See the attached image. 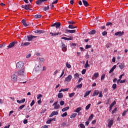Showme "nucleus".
<instances>
[{
    "mask_svg": "<svg viewBox=\"0 0 128 128\" xmlns=\"http://www.w3.org/2000/svg\"><path fill=\"white\" fill-rule=\"evenodd\" d=\"M16 74V72H14L11 76V80L14 82H18V76Z\"/></svg>",
    "mask_w": 128,
    "mask_h": 128,
    "instance_id": "nucleus-1",
    "label": "nucleus"
},
{
    "mask_svg": "<svg viewBox=\"0 0 128 128\" xmlns=\"http://www.w3.org/2000/svg\"><path fill=\"white\" fill-rule=\"evenodd\" d=\"M18 44V42L14 41L9 44V45L8 46L7 50H10V48H14L16 44Z\"/></svg>",
    "mask_w": 128,
    "mask_h": 128,
    "instance_id": "nucleus-2",
    "label": "nucleus"
},
{
    "mask_svg": "<svg viewBox=\"0 0 128 128\" xmlns=\"http://www.w3.org/2000/svg\"><path fill=\"white\" fill-rule=\"evenodd\" d=\"M17 68H22L24 66V62H19L16 64Z\"/></svg>",
    "mask_w": 128,
    "mask_h": 128,
    "instance_id": "nucleus-3",
    "label": "nucleus"
},
{
    "mask_svg": "<svg viewBox=\"0 0 128 128\" xmlns=\"http://www.w3.org/2000/svg\"><path fill=\"white\" fill-rule=\"evenodd\" d=\"M28 42H30L34 40V38H36L38 36H34L33 35H29L27 36Z\"/></svg>",
    "mask_w": 128,
    "mask_h": 128,
    "instance_id": "nucleus-4",
    "label": "nucleus"
},
{
    "mask_svg": "<svg viewBox=\"0 0 128 128\" xmlns=\"http://www.w3.org/2000/svg\"><path fill=\"white\" fill-rule=\"evenodd\" d=\"M60 48L62 52H66V50H68L67 46H66V44H64V42H62V46Z\"/></svg>",
    "mask_w": 128,
    "mask_h": 128,
    "instance_id": "nucleus-5",
    "label": "nucleus"
},
{
    "mask_svg": "<svg viewBox=\"0 0 128 128\" xmlns=\"http://www.w3.org/2000/svg\"><path fill=\"white\" fill-rule=\"evenodd\" d=\"M58 104V102L57 101L53 104V106H54V110H58V108H60V104Z\"/></svg>",
    "mask_w": 128,
    "mask_h": 128,
    "instance_id": "nucleus-6",
    "label": "nucleus"
},
{
    "mask_svg": "<svg viewBox=\"0 0 128 128\" xmlns=\"http://www.w3.org/2000/svg\"><path fill=\"white\" fill-rule=\"evenodd\" d=\"M72 79V74H69L64 80V82H70V80Z\"/></svg>",
    "mask_w": 128,
    "mask_h": 128,
    "instance_id": "nucleus-7",
    "label": "nucleus"
},
{
    "mask_svg": "<svg viewBox=\"0 0 128 128\" xmlns=\"http://www.w3.org/2000/svg\"><path fill=\"white\" fill-rule=\"evenodd\" d=\"M58 112L57 111H53L51 114L50 115V118H52L54 116H58Z\"/></svg>",
    "mask_w": 128,
    "mask_h": 128,
    "instance_id": "nucleus-8",
    "label": "nucleus"
},
{
    "mask_svg": "<svg viewBox=\"0 0 128 128\" xmlns=\"http://www.w3.org/2000/svg\"><path fill=\"white\" fill-rule=\"evenodd\" d=\"M65 32L66 34H74V32H76V30H69L68 29H66L65 30Z\"/></svg>",
    "mask_w": 128,
    "mask_h": 128,
    "instance_id": "nucleus-9",
    "label": "nucleus"
},
{
    "mask_svg": "<svg viewBox=\"0 0 128 128\" xmlns=\"http://www.w3.org/2000/svg\"><path fill=\"white\" fill-rule=\"evenodd\" d=\"M61 40H74V38L70 36V38H68L66 37H62Z\"/></svg>",
    "mask_w": 128,
    "mask_h": 128,
    "instance_id": "nucleus-10",
    "label": "nucleus"
},
{
    "mask_svg": "<svg viewBox=\"0 0 128 128\" xmlns=\"http://www.w3.org/2000/svg\"><path fill=\"white\" fill-rule=\"evenodd\" d=\"M18 74H20V76H24V68H22V70L18 72Z\"/></svg>",
    "mask_w": 128,
    "mask_h": 128,
    "instance_id": "nucleus-11",
    "label": "nucleus"
},
{
    "mask_svg": "<svg viewBox=\"0 0 128 128\" xmlns=\"http://www.w3.org/2000/svg\"><path fill=\"white\" fill-rule=\"evenodd\" d=\"M22 8H24V10H30V5H22Z\"/></svg>",
    "mask_w": 128,
    "mask_h": 128,
    "instance_id": "nucleus-12",
    "label": "nucleus"
},
{
    "mask_svg": "<svg viewBox=\"0 0 128 128\" xmlns=\"http://www.w3.org/2000/svg\"><path fill=\"white\" fill-rule=\"evenodd\" d=\"M48 0H38L36 2V4H42V2H47Z\"/></svg>",
    "mask_w": 128,
    "mask_h": 128,
    "instance_id": "nucleus-13",
    "label": "nucleus"
},
{
    "mask_svg": "<svg viewBox=\"0 0 128 128\" xmlns=\"http://www.w3.org/2000/svg\"><path fill=\"white\" fill-rule=\"evenodd\" d=\"M124 32H118L114 34V36H122Z\"/></svg>",
    "mask_w": 128,
    "mask_h": 128,
    "instance_id": "nucleus-14",
    "label": "nucleus"
},
{
    "mask_svg": "<svg viewBox=\"0 0 128 128\" xmlns=\"http://www.w3.org/2000/svg\"><path fill=\"white\" fill-rule=\"evenodd\" d=\"M113 124H114V120H110L109 122L108 123V128H112Z\"/></svg>",
    "mask_w": 128,
    "mask_h": 128,
    "instance_id": "nucleus-15",
    "label": "nucleus"
},
{
    "mask_svg": "<svg viewBox=\"0 0 128 128\" xmlns=\"http://www.w3.org/2000/svg\"><path fill=\"white\" fill-rule=\"evenodd\" d=\"M44 32H46V31L43 30H36L34 31L35 34H44Z\"/></svg>",
    "mask_w": 128,
    "mask_h": 128,
    "instance_id": "nucleus-16",
    "label": "nucleus"
},
{
    "mask_svg": "<svg viewBox=\"0 0 128 128\" xmlns=\"http://www.w3.org/2000/svg\"><path fill=\"white\" fill-rule=\"evenodd\" d=\"M30 42H26L25 43L22 42L20 46H30Z\"/></svg>",
    "mask_w": 128,
    "mask_h": 128,
    "instance_id": "nucleus-17",
    "label": "nucleus"
},
{
    "mask_svg": "<svg viewBox=\"0 0 128 128\" xmlns=\"http://www.w3.org/2000/svg\"><path fill=\"white\" fill-rule=\"evenodd\" d=\"M18 104H24V102H26V98H23L21 100H16Z\"/></svg>",
    "mask_w": 128,
    "mask_h": 128,
    "instance_id": "nucleus-18",
    "label": "nucleus"
},
{
    "mask_svg": "<svg viewBox=\"0 0 128 128\" xmlns=\"http://www.w3.org/2000/svg\"><path fill=\"white\" fill-rule=\"evenodd\" d=\"M98 94H100V92L98 90H96L94 93L92 95V96H98Z\"/></svg>",
    "mask_w": 128,
    "mask_h": 128,
    "instance_id": "nucleus-19",
    "label": "nucleus"
},
{
    "mask_svg": "<svg viewBox=\"0 0 128 128\" xmlns=\"http://www.w3.org/2000/svg\"><path fill=\"white\" fill-rule=\"evenodd\" d=\"M84 6H90V4H88V1L86 0H82Z\"/></svg>",
    "mask_w": 128,
    "mask_h": 128,
    "instance_id": "nucleus-20",
    "label": "nucleus"
},
{
    "mask_svg": "<svg viewBox=\"0 0 128 128\" xmlns=\"http://www.w3.org/2000/svg\"><path fill=\"white\" fill-rule=\"evenodd\" d=\"M116 65H114V66L111 68V70H110L109 74H112V72H114V70H116Z\"/></svg>",
    "mask_w": 128,
    "mask_h": 128,
    "instance_id": "nucleus-21",
    "label": "nucleus"
},
{
    "mask_svg": "<svg viewBox=\"0 0 128 128\" xmlns=\"http://www.w3.org/2000/svg\"><path fill=\"white\" fill-rule=\"evenodd\" d=\"M55 26L56 28H60V22H56Z\"/></svg>",
    "mask_w": 128,
    "mask_h": 128,
    "instance_id": "nucleus-22",
    "label": "nucleus"
},
{
    "mask_svg": "<svg viewBox=\"0 0 128 128\" xmlns=\"http://www.w3.org/2000/svg\"><path fill=\"white\" fill-rule=\"evenodd\" d=\"M22 22L23 24V26H28V24H26V20L24 19H23L22 20Z\"/></svg>",
    "mask_w": 128,
    "mask_h": 128,
    "instance_id": "nucleus-23",
    "label": "nucleus"
},
{
    "mask_svg": "<svg viewBox=\"0 0 128 128\" xmlns=\"http://www.w3.org/2000/svg\"><path fill=\"white\" fill-rule=\"evenodd\" d=\"M90 92H91L90 90L86 91L84 94V98H86V96H88V94H90Z\"/></svg>",
    "mask_w": 128,
    "mask_h": 128,
    "instance_id": "nucleus-24",
    "label": "nucleus"
},
{
    "mask_svg": "<svg viewBox=\"0 0 128 128\" xmlns=\"http://www.w3.org/2000/svg\"><path fill=\"white\" fill-rule=\"evenodd\" d=\"M119 68H120V70L124 69V63H122L119 65Z\"/></svg>",
    "mask_w": 128,
    "mask_h": 128,
    "instance_id": "nucleus-25",
    "label": "nucleus"
},
{
    "mask_svg": "<svg viewBox=\"0 0 128 128\" xmlns=\"http://www.w3.org/2000/svg\"><path fill=\"white\" fill-rule=\"evenodd\" d=\"M90 68V64H88V60H87L86 63L84 65V68Z\"/></svg>",
    "mask_w": 128,
    "mask_h": 128,
    "instance_id": "nucleus-26",
    "label": "nucleus"
},
{
    "mask_svg": "<svg viewBox=\"0 0 128 128\" xmlns=\"http://www.w3.org/2000/svg\"><path fill=\"white\" fill-rule=\"evenodd\" d=\"M76 116H78V114L76 113H74V114H72L70 116V118H76Z\"/></svg>",
    "mask_w": 128,
    "mask_h": 128,
    "instance_id": "nucleus-27",
    "label": "nucleus"
},
{
    "mask_svg": "<svg viewBox=\"0 0 128 128\" xmlns=\"http://www.w3.org/2000/svg\"><path fill=\"white\" fill-rule=\"evenodd\" d=\"M96 30H92L90 32H88V34H96Z\"/></svg>",
    "mask_w": 128,
    "mask_h": 128,
    "instance_id": "nucleus-28",
    "label": "nucleus"
},
{
    "mask_svg": "<svg viewBox=\"0 0 128 128\" xmlns=\"http://www.w3.org/2000/svg\"><path fill=\"white\" fill-rule=\"evenodd\" d=\"M42 16L41 14H36L34 16V18H40Z\"/></svg>",
    "mask_w": 128,
    "mask_h": 128,
    "instance_id": "nucleus-29",
    "label": "nucleus"
},
{
    "mask_svg": "<svg viewBox=\"0 0 128 128\" xmlns=\"http://www.w3.org/2000/svg\"><path fill=\"white\" fill-rule=\"evenodd\" d=\"M58 98H64V94L62 92H60L58 94Z\"/></svg>",
    "mask_w": 128,
    "mask_h": 128,
    "instance_id": "nucleus-30",
    "label": "nucleus"
},
{
    "mask_svg": "<svg viewBox=\"0 0 128 128\" xmlns=\"http://www.w3.org/2000/svg\"><path fill=\"white\" fill-rule=\"evenodd\" d=\"M69 88H66L64 89H60L59 90V92H68V90Z\"/></svg>",
    "mask_w": 128,
    "mask_h": 128,
    "instance_id": "nucleus-31",
    "label": "nucleus"
},
{
    "mask_svg": "<svg viewBox=\"0 0 128 128\" xmlns=\"http://www.w3.org/2000/svg\"><path fill=\"white\" fill-rule=\"evenodd\" d=\"M70 110V106H67L66 108H63L62 109V112H64L66 110Z\"/></svg>",
    "mask_w": 128,
    "mask_h": 128,
    "instance_id": "nucleus-32",
    "label": "nucleus"
},
{
    "mask_svg": "<svg viewBox=\"0 0 128 128\" xmlns=\"http://www.w3.org/2000/svg\"><path fill=\"white\" fill-rule=\"evenodd\" d=\"M66 65L68 68H72V66H70V64H68V62H66Z\"/></svg>",
    "mask_w": 128,
    "mask_h": 128,
    "instance_id": "nucleus-33",
    "label": "nucleus"
},
{
    "mask_svg": "<svg viewBox=\"0 0 128 128\" xmlns=\"http://www.w3.org/2000/svg\"><path fill=\"white\" fill-rule=\"evenodd\" d=\"M116 110H118V108H115L112 112V114H116Z\"/></svg>",
    "mask_w": 128,
    "mask_h": 128,
    "instance_id": "nucleus-34",
    "label": "nucleus"
},
{
    "mask_svg": "<svg viewBox=\"0 0 128 128\" xmlns=\"http://www.w3.org/2000/svg\"><path fill=\"white\" fill-rule=\"evenodd\" d=\"M80 110H82V108L79 107L76 110L75 112H80Z\"/></svg>",
    "mask_w": 128,
    "mask_h": 128,
    "instance_id": "nucleus-35",
    "label": "nucleus"
},
{
    "mask_svg": "<svg viewBox=\"0 0 128 128\" xmlns=\"http://www.w3.org/2000/svg\"><path fill=\"white\" fill-rule=\"evenodd\" d=\"M68 24L70 25H72L76 24V22H74V21H68Z\"/></svg>",
    "mask_w": 128,
    "mask_h": 128,
    "instance_id": "nucleus-36",
    "label": "nucleus"
},
{
    "mask_svg": "<svg viewBox=\"0 0 128 128\" xmlns=\"http://www.w3.org/2000/svg\"><path fill=\"white\" fill-rule=\"evenodd\" d=\"M92 118H94V114H92L90 116V117H89V118H88V120H92Z\"/></svg>",
    "mask_w": 128,
    "mask_h": 128,
    "instance_id": "nucleus-37",
    "label": "nucleus"
},
{
    "mask_svg": "<svg viewBox=\"0 0 128 128\" xmlns=\"http://www.w3.org/2000/svg\"><path fill=\"white\" fill-rule=\"evenodd\" d=\"M76 88H82V84L77 85Z\"/></svg>",
    "mask_w": 128,
    "mask_h": 128,
    "instance_id": "nucleus-38",
    "label": "nucleus"
},
{
    "mask_svg": "<svg viewBox=\"0 0 128 128\" xmlns=\"http://www.w3.org/2000/svg\"><path fill=\"white\" fill-rule=\"evenodd\" d=\"M68 28H76V26H74V25H69L68 26Z\"/></svg>",
    "mask_w": 128,
    "mask_h": 128,
    "instance_id": "nucleus-39",
    "label": "nucleus"
},
{
    "mask_svg": "<svg viewBox=\"0 0 128 128\" xmlns=\"http://www.w3.org/2000/svg\"><path fill=\"white\" fill-rule=\"evenodd\" d=\"M48 10H50V6H48L46 7H44L43 8V10H44V11Z\"/></svg>",
    "mask_w": 128,
    "mask_h": 128,
    "instance_id": "nucleus-40",
    "label": "nucleus"
},
{
    "mask_svg": "<svg viewBox=\"0 0 128 128\" xmlns=\"http://www.w3.org/2000/svg\"><path fill=\"white\" fill-rule=\"evenodd\" d=\"M94 76V78H98V76H100V74H98V72H95Z\"/></svg>",
    "mask_w": 128,
    "mask_h": 128,
    "instance_id": "nucleus-41",
    "label": "nucleus"
},
{
    "mask_svg": "<svg viewBox=\"0 0 128 128\" xmlns=\"http://www.w3.org/2000/svg\"><path fill=\"white\" fill-rule=\"evenodd\" d=\"M106 34H108V32L106 31H104L102 32V36H106Z\"/></svg>",
    "mask_w": 128,
    "mask_h": 128,
    "instance_id": "nucleus-42",
    "label": "nucleus"
},
{
    "mask_svg": "<svg viewBox=\"0 0 128 128\" xmlns=\"http://www.w3.org/2000/svg\"><path fill=\"white\" fill-rule=\"evenodd\" d=\"M75 94L74 92L69 94V97L70 98H72V96H74Z\"/></svg>",
    "mask_w": 128,
    "mask_h": 128,
    "instance_id": "nucleus-43",
    "label": "nucleus"
},
{
    "mask_svg": "<svg viewBox=\"0 0 128 128\" xmlns=\"http://www.w3.org/2000/svg\"><path fill=\"white\" fill-rule=\"evenodd\" d=\"M78 126H80L81 128H86V126L83 124H80L78 125Z\"/></svg>",
    "mask_w": 128,
    "mask_h": 128,
    "instance_id": "nucleus-44",
    "label": "nucleus"
},
{
    "mask_svg": "<svg viewBox=\"0 0 128 128\" xmlns=\"http://www.w3.org/2000/svg\"><path fill=\"white\" fill-rule=\"evenodd\" d=\"M104 78H106V74H102L101 76V80H104Z\"/></svg>",
    "mask_w": 128,
    "mask_h": 128,
    "instance_id": "nucleus-45",
    "label": "nucleus"
},
{
    "mask_svg": "<svg viewBox=\"0 0 128 128\" xmlns=\"http://www.w3.org/2000/svg\"><path fill=\"white\" fill-rule=\"evenodd\" d=\"M39 62H44V58H39Z\"/></svg>",
    "mask_w": 128,
    "mask_h": 128,
    "instance_id": "nucleus-46",
    "label": "nucleus"
},
{
    "mask_svg": "<svg viewBox=\"0 0 128 128\" xmlns=\"http://www.w3.org/2000/svg\"><path fill=\"white\" fill-rule=\"evenodd\" d=\"M74 78H80V75L76 73L74 75Z\"/></svg>",
    "mask_w": 128,
    "mask_h": 128,
    "instance_id": "nucleus-47",
    "label": "nucleus"
},
{
    "mask_svg": "<svg viewBox=\"0 0 128 128\" xmlns=\"http://www.w3.org/2000/svg\"><path fill=\"white\" fill-rule=\"evenodd\" d=\"M112 88L114 90H116V84H114L112 86Z\"/></svg>",
    "mask_w": 128,
    "mask_h": 128,
    "instance_id": "nucleus-48",
    "label": "nucleus"
},
{
    "mask_svg": "<svg viewBox=\"0 0 128 128\" xmlns=\"http://www.w3.org/2000/svg\"><path fill=\"white\" fill-rule=\"evenodd\" d=\"M116 104V101H114V102H113L110 105V106H111V108H112V107L114 106V105Z\"/></svg>",
    "mask_w": 128,
    "mask_h": 128,
    "instance_id": "nucleus-49",
    "label": "nucleus"
},
{
    "mask_svg": "<svg viewBox=\"0 0 128 128\" xmlns=\"http://www.w3.org/2000/svg\"><path fill=\"white\" fill-rule=\"evenodd\" d=\"M92 48V45L86 44V50H88V48Z\"/></svg>",
    "mask_w": 128,
    "mask_h": 128,
    "instance_id": "nucleus-50",
    "label": "nucleus"
},
{
    "mask_svg": "<svg viewBox=\"0 0 128 128\" xmlns=\"http://www.w3.org/2000/svg\"><path fill=\"white\" fill-rule=\"evenodd\" d=\"M68 116V112H65L62 115V118H64V116Z\"/></svg>",
    "mask_w": 128,
    "mask_h": 128,
    "instance_id": "nucleus-51",
    "label": "nucleus"
},
{
    "mask_svg": "<svg viewBox=\"0 0 128 128\" xmlns=\"http://www.w3.org/2000/svg\"><path fill=\"white\" fill-rule=\"evenodd\" d=\"M42 98V95L41 94H40L38 96L37 98L38 100H40V98Z\"/></svg>",
    "mask_w": 128,
    "mask_h": 128,
    "instance_id": "nucleus-52",
    "label": "nucleus"
},
{
    "mask_svg": "<svg viewBox=\"0 0 128 128\" xmlns=\"http://www.w3.org/2000/svg\"><path fill=\"white\" fill-rule=\"evenodd\" d=\"M90 108V104H88L86 106V110H89Z\"/></svg>",
    "mask_w": 128,
    "mask_h": 128,
    "instance_id": "nucleus-53",
    "label": "nucleus"
},
{
    "mask_svg": "<svg viewBox=\"0 0 128 128\" xmlns=\"http://www.w3.org/2000/svg\"><path fill=\"white\" fill-rule=\"evenodd\" d=\"M106 26H112V22H108L106 24Z\"/></svg>",
    "mask_w": 128,
    "mask_h": 128,
    "instance_id": "nucleus-54",
    "label": "nucleus"
},
{
    "mask_svg": "<svg viewBox=\"0 0 128 128\" xmlns=\"http://www.w3.org/2000/svg\"><path fill=\"white\" fill-rule=\"evenodd\" d=\"M85 124H86V126H88V124H90V120H88L87 122H85Z\"/></svg>",
    "mask_w": 128,
    "mask_h": 128,
    "instance_id": "nucleus-55",
    "label": "nucleus"
},
{
    "mask_svg": "<svg viewBox=\"0 0 128 128\" xmlns=\"http://www.w3.org/2000/svg\"><path fill=\"white\" fill-rule=\"evenodd\" d=\"M86 69H84L82 71V74H86Z\"/></svg>",
    "mask_w": 128,
    "mask_h": 128,
    "instance_id": "nucleus-56",
    "label": "nucleus"
},
{
    "mask_svg": "<svg viewBox=\"0 0 128 128\" xmlns=\"http://www.w3.org/2000/svg\"><path fill=\"white\" fill-rule=\"evenodd\" d=\"M34 100H33L30 104V106H32L34 104Z\"/></svg>",
    "mask_w": 128,
    "mask_h": 128,
    "instance_id": "nucleus-57",
    "label": "nucleus"
},
{
    "mask_svg": "<svg viewBox=\"0 0 128 128\" xmlns=\"http://www.w3.org/2000/svg\"><path fill=\"white\" fill-rule=\"evenodd\" d=\"M60 104L61 106H64V100H62L60 102Z\"/></svg>",
    "mask_w": 128,
    "mask_h": 128,
    "instance_id": "nucleus-58",
    "label": "nucleus"
},
{
    "mask_svg": "<svg viewBox=\"0 0 128 128\" xmlns=\"http://www.w3.org/2000/svg\"><path fill=\"white\" fill-rule=\"evenodd\" d=\"M30 110V106H27V108H24V110Z\"/></svg>",
    "mask_w": 128,
    "mask_h": 128,
    "instance_id": "nucleus-59",
    "label": "nucleus"
},
{
    "mask_svg": "<svg viewBox=\"0 0 128 128\" xmlns=\"http://www.w3.org/2000/svg\"><path fill=\"white\" fill-rule=\"evenodd\" d=\"M26 106V105H22L19 107L20 110H22V108H24Z\"/></svg>",
    "mask_w": 128,
    "mask_h": 128,
    "instance_id": "nucleus-60",
    "label": "nucleus"
},
{
    "mask_svg": "<svg viewBox=\"0 0 128 128\" xmlns=\"http://www.w3.org/2000/svg\"><path fill=\"white\" fill-rule=\"evenodd\" d=\"M23 122H24V124H28V120H27V119L24 120Z\"/></svg>",
    "mask_w": 128,
    "mask_h": 128,
    "instance_id": "nucleus-61",
    "label": "nucleus"
},
{
    "mask_svg": "<svg viewBox=\"0 0 128 128\" xmlns=\"http://www.w3.org/2000/svg\"><path fill=\"white\" fill-rule=\"evenodd\" d=\"M126 82V80H120V84H124Z\"/></svg>",
    "mask_w": 128,
    "mask_h": 128,
    "instance_id": "nucleus-62",
    "label": "nucleus"
},
{
    "mask_svg": "<svg viewBox=\"0 0 128 128\" xmlns=\"http://www.w3.org/2000/svg\"><path fill=\"white\" fill-rule=\"evenodd\" d=\"M103 96H102V92H100V93H99V96L98 97L99 98H102Z\"/></svg>",
    "mask_w": 128,
    "mask_h": 128,
    "instance_id": "nucleus-63",
    "label": "nucleus"
},
{
    "mask_svg": "<svg viewBox=\"0 0 128 128\" xmlns=\"http://www.w3.org/2000/svg\"><path fill=\"white\" fill-rule=\"evenodd\" d=\"M82 78H79L78 83L80 84V82H82Z\"/></svg>",
    "mask_w": 128,
    "mask_h": 128,
    "instance_id": "nucleus-64",
    "label": "nucleus"
}]
</instances>
